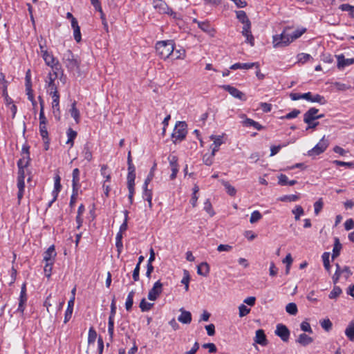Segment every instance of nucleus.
Masks as SVG:
<instances>
[{
	"instance_id": "2f4dec72",
	"label": "nucleus",
	"mask_w": 354,
	"mask_h": 354,
	"mask_svg": "<svg viewBox=\"0 0 354 354\" xmlns=\"http://www.w3.org/2000/svg\"><path fill=\"white\" fill-rule=\"evenodd\" d=\"M61 187L62 186L60 184V177L57 175L55 178V185H54V191H53V192L56 193V194L54 196V198L53 199V201L49 203V206H50L52 203H53L56 200L57 193L60 191Z\"/></svg>"
},
{
	"instance_id": "c756f323",
	"label": "nucleus",
	"mask_w": 354,
	"mask_h": 354,
	"mask_svg": "<svg viewBox=\"0 0 354 354\" xmlns=\"http://www.w3.org/2000/svg\"><path fill=\"white\" fill-rule=\"evenodd\" d=\"M134 295L135 291L131 290L127 295V298L125 302V308L127 311H130L132 308Z\"/></svg>"
},
{
	"instance_id": "a211bd4d",
	"label": "nucleus",
	"mask_w": 354,
	"mask_h": 354,
	"mask_svg": "<svg viewBox=\"0 0 354 354\" xmlns=\"http://www.w3.org/2000/svg\"><path fill=\"white\" fill-rule=\"evenodd\" d=\"M50 95H51L53 98L52 102V108L53 109H57L58 111V118H60V110H59V95L57 91H52L50 93Z\"/></svg>"
},
{
	"instance_id": "58836bf2",
	"label": "nucleus",
	"mask_w": 354,
	"mask_h": 354,
	"mask_svg": "<svg viewBox=\"0 0 354 354\" xmlns=\"http://www.w3.org/2000/svg\"><path fill=\"white\" fill-rule=\"evenodd\" d=\"M153 303H149L146 301V299L144 298L141 300L140 303V308L142 312H147L151 309V308L153 306Z\"/></svg>"
},
{
	"instance_id": "4be33fe9",
	"label": "nucleus",
	"mask_w": 354,
	"mask_h": 354,
	"mask_svg": "<svg viewBox=\"0 0 354 354\" xmlns=\"http://www.w3.org/2000/svg\"><path fill=\"white\" fill-rule=\"evenodd\" d=\"M209 272V266L206 262H202L198 266L197 273L199 275L207 277Z\"/></svg>"
},
{
	"instance_id": "bb28decb",
	"label": "nucleus",
	"mask_w": 354,
	"mask_h": 354,
	"mask_svg": "<svg viewBox=\"0 0 354 354\" xmlns=\"http://www.w3.org/2000/svg\"><path fill=\"white\" fill-rule=\"evenodd\" d=\"M73 306H74V303H73V299H70L68 301L67 309L65 312L64 323L68 322L70 320V319L71 318L73 310Z\"/></svg>"
},
{
	"instance_id": "7ed1b4c3",
	"label": "nucleus",
	"mask_w": 354,
	"mask_h": 354,
	"mask_svg": "<svg viewBox=\"0 0 354 354\" xmlns=\"http://www.w3.org/2000/svg\"><path fill=\"white\" fill-rule=\"evenodd\" d=\"M290 30V27H287L280 35L273 36L272 44L274 48L286 46L293 41V40H291Z\"/></svg>"
},
{
	"instance_id": "bf43d9fd",
	"label": "nucleus",
	"mask_w": 354,
	"mask_h": 354,
	"mask_svg": "<svg viewBox=\"0 0 354 354\" xmlns=\"http://www.w3.org/2000/svg\"><path fill=\"white\" fill-rule=\"evenodd\" d=\"M306 28L297 29L295 30L293 32L290 33L291 40L294 41L295 39L300 37L306 32Z\"/></svg>"
},
{
	"instance_id": "393cba45",
	"label": "nucleus",
	"mask_w": 354,
	"mask_h": 354,
	"mask_svg": "<svg viewBox=\"0 0 354 354\" xmlns=\"http://www.w3.org/2000/svg\"><path fill=\"white\" fill-rule=\"evenodd\" d=\"M70 113L71 117H73L77 124H78L80 121V113L79 110L76 108V102H73L71 108L70 109Z\"/></svg>"
},
{
	"instance_id": "4d7b16f0",
	"label": "nucleus",
	"mask_w": 354,
	"mask_h": 354,
	"mask_svg": "<svg viewBox=\"0 0 354 354\" xmlns=\"http://www.w3.org/2000/svg\"><path fill=\"white\" fill-rule=\"evenodd\" d=\"M54 263L51 262H46L45 266H44V274L47 278H49L51 275L52 269H53V265Z\"/></svg>"
},
{
	"instance_id": "5fc2aeb1",
	"label": "nucleus",
	"mask_w": 354,
	"mask_h": 354,
	"mask_svg": "<svg viewBox=\"0 0 354 354\" xmlns=\"http://www.w3.org/2000/svg\"><path fill=\"white\" fill-rule=\"evenodd\" d=\"M239 317H243L250 313V309L244 304H241L239 306Z\"/></svg>"
},
{
	"instance_id": "052dcab7",
	"label": "nucleus",
	"mask_w": 354,
	"mask_h": 354,
	"mask_svg": "<svg viewBox=\"0 0 354 354\" xmlns=\"http://www.w3.org/2000/svg\"><path fill=\"white\" fill-rule=\"evenodd\" d=\"M168 160L171 168H178V158L174 155H169Z\"/></svg>"
},
{
	"instance_id": "c9c22d12",
	"label": "nucleus",
	"mask_w": 354,
	"mask_h": 354,
	"mask_svg": "<svg viewBox=\"0 0 354 354\" xmlns=\"http://www.w3.org/2000/svg\"><path fill=\"white\" fill-rule=\"evenodd\" d=\"M39 104H40V111H39V124H46L47 120L44 115V100L41 97H39Z\"/></svg>"
},
{
	"instance_id": "338daca9",
	"label": "nucleus",
	"mask_w": 354,
	"mask_h": 354,
	"mask_svg": "<svg viewBox=\"0 0 354 354\" xmlns=\"http://www.w3.org/2000/svg\"><path fill=\"white\" fill-rule=\"evenodd\" d=\"M97 337V333L95 330L91 328L88 331V343H93Z\"/></svg>"
},
{
	"instance_id": "72a5a7b5",
	"label": "nucleus",
	"mask_w": 354,
	"mask_h": 354,
	"mask_svg": "<svg viewBox=\"0 0 354 354\" xmlns=\"http://www.w3.org/2000/svg\"><path fill=\"white\" fill-rule=\"evenodd\" d=\"M243 123L246 127H253L257 130L263 129V127L259 123L250 118H246Z\"/></svg>"
},
{
	"instance_id": "1a4fd4ad",
	"label": "nucleus",
	"mask_w": 354,
	"mask_h": 354,
	"mask_svg": "<svg viewBox=\"0 0 354 354\" xmlns=\"http://www.w3.org/2000/svg\"><path fill=\"white\" fill-rule=\"evenodd\" d=\"M327 140L323 138L311 150L308 151V156H317L323 153L328 147Z\"/></svg>"
},
{
	"instance_id": "f03ea898",
	"label": "nucleus",
	"mask_w": 354,
	"mask_h": 354,
	"mask_svg": "<svg viewBox=\"0 0 354 354\" xmlns=\"http://www.w3.org/2000/svg\"><path fill=\"white\" fill-rule=\"evenodd\" d=\"M174 50V44L171 40L160 41L156 45V50L160 58L167 59Z\"/></svg>"
},
{
	"instance_id": "c85d7f7f",
	"label": "nucleus",
	"mask_w": 354,
	"mask_h": 354,
	"mask_svg": "<svg viewBox=\"0 0 354 354\" xmlns=\"http://www.w3.org/2000/svg\"><path fill=\"white\" fill-rule=\"evenodd\" d=\"M345 335L351 342H354V322H351L345 330Z\"/></svg>"
},
{
	"instance_id": "0e129e2a",
	"label": "nucleus",
	"mask_w": 354,
	"mask_h": 354,
	"mask_svg": "<svg viewBox=\"0 0 354 354\" xmlns=\"http://www.w3.org/2000/svg\"><path fill=\"white\" fill-rule=\"evenodd\" d=\"M143 189L144 191L142 193V198L146 201L149 199H152V190L149 189L148 187H146V186H143Z\"/></svg>"
},
{
	"instance_id": "f257e3e1",
	"label": "nucleus",
	"mask_w": 354,
	"mask_h": 354,
	"mask_svg": "<svg viewBox=\"0 0 354 354\" xmlns=\"http://www.w3.org/2000/svg\"><path fill=\"white\" fill-rule=\"evenodd\" d=\"M236 15L238 20L243 25L241 33L246 38L245 41L253 46L254 45V38L251 32V22L246 13L243 10H239L236 11Z\"/></svg>"
},
{
	"instance_id": "39448f33",
	"label": "nucleus",
	"mask_w": 354,
	"mask_h": 354,
	"mask_svg": "<svg viewBox=\"0 0 354 354\" xmlns=\"http://www.w3.org/2000/svg\"><path fill=\"white\" fill-rule=\"evenodd\" d=\"M63 62L70 71L79 70L80 62L71 50H68L64 54Z\"/></svg>"
},
{
	"instance_id": "4c0bfd02",
	"label": "nucleus",
	"mask_w": 354,
	"mask_h": 354,
	"mask_svg": "<svg viewBox=\"0 0 354 354\" xmlns=\"http://www.w3.org/2000/svg\"><path fill=\"white\" fill-rule=\"evenodd\" d=\"M40 135L42 137L44 142H48V131L46 129V124H39Z\"/></svg>"
},
{
	"instance_id": "79ce46f5",
	"label": "nucleus",
	"mask_w": 354,
	"mask_h": 354,
	"mask_svg": "<svg viewBox=\"0 0 354 354\" xmlns=\"http://www.w3.org/2000/svg\"><path fill=\"white\" fill-rule=\"evenodd\" d=\"M292 213L295 215V219L296 221H299L301 216L304 215V210L301 205H297L294 209L292 210Z\"/></svg>"
},
{
	"instance_id": "0eeeda50",
	"label": "nucleus",
	"mask_w": 354,
	"mask_h": 354,
	"mask_svg": "<svg viewBox=\"0 0 354 354\" xmlns=\"http://www.w3.org/2000/svg\"><path fill=\"white\" fill-rule=\"evenodd\" d=\"M163 284L160 281L154 283L152 288L149 290L148 293V299L150 301H156L162 292Z\"/></svg>"
},
{
	"instance_id": "49530a36",
	"label": "nucleus",
	"mask_w": 354,
	"mask_h": 354,
	"mask_svg": "<svg viewBox=\"0 0 354 354\" xmlns=\"http://www.w3.org/2000/svg\"><path fill=\"white\" fill-rule=\"evenodd\" d=\"M108 333L109 334L110 340L112 341L114 333V319L111 317H109Z\"/></svg>"
},
{
	"instance_id": "6e6552de",
	"label": "nucleus",
	"mask_w": 354,
	"mask_h": 354,
	"mask_svg": "<svg viewBox=\"0 0 354 354\" xmlns=\"http://www.w3.org/2000/svg\"><path fill=\"white\" fill-rule=\"evenodd\" d=\"M41 56L46 65L52 68H55L56 70H58L59 62L51 53H49L48 50H42Z\"/></svg>"
},
{
	"instance_id": "a18cd8bd",
	"label": "nucleus",
	"mask_w": 354,
	"mask_h": 354,
	"mask_svg": "<svg viewBox=\"0 0 354 354\" xmlns=\"http://www.w3.org/2000/svg\"><path fill=\"white\" fill-rule=\"evenodd\" d=\"M299 199V196L295 194L286 195L279 198V200L283 202H294L298 201Z\"/></svg>"
},
{
	"instance_id": "a19ab883",
	"label": "nucleus",
	"mask_w": 354,
	"mask_h": 354,
	"mask_svg": "<svg viewBox=\"0 0 354 354\" xmlns=\"http://www.w3.org/2000/svg\"><path fill=\"white\" fill-rule=\"evenodd\" d=\"M330 253L329 252H324L322 254V260L324 268L328 272H330Z\"/></svg>"
},
{
	"instance_id": "3c124183",
	"label": "nucleus",
	"mask_w": 354,
	"mask_h": 354,
	"mask_svg": "<svg viewBox=\"0 0 354 354\" xmlns=\"http://www.w3.org/2000/svg\"><path fill=\"white\" fill-rule=\"evenodd\" d=\"M300 113H301V111L299 110L294 109L291 112L288 113V114H286L284 116L281 117L280 118L281 119H287V120L292 119V118H297L300 114Z\"/></svg>"
},
{
	"instance_id": "f704fd0d",
	"label": "nucleus",
	"mask_w": 354,
	"mask_h": 354,
	"mask_svg": "<svg viewBox=\"0 0 354 354\" xmlns=\"http://www.w3.org/2000/svg\"><path fill=\"white\" fill-rule=\"evenodd\" d=\"M17 187L19 189V192L17 194V198H18L19 203H20V201L23 198L24 192V187H25L24 180H17Z\"/></svg>"
},
{
	"instance_id": "b1692460",
	"label": "nucleus",
	"mask_w": 354,
	"mask_h": 354,
	"mask_svg": "<svg viewBox=\"0 0 354 354\" xmlns=\"http://www.w3.org/2000/svg\"><path fill=\"white\" fill-rule=\"evenodd\" d=\"M297 342L301 344L302 346H307L310 344H311L313 342V339L306 335V333H301L299 335L298 339H297Z\"/></svg>"
},
{
	"instance_id": "13d9d810",
	"label": "nucleus",
	"mask_w": 354,
	"mask_h": 354,
	"mask_svg": "<svg viewBox=\"0 0 354 354\" xmlns=\"http://www.w3.org/2000/svg\"><path fill=\"white\" fill-rule=\"evenodd\" d=\"M311 102H318L320 104H325L326 103V100H325L324 97L322 95H320L319 94L313 95Z\"/></svg>"
},
{
	"instance_id": "2eb2a0df",
	"label": "nucleus",
	"mask_w": 354,
	"mask_h": 354,
	"mask_svg": "<svg viewBox=\"0 0 354 354\" xmlns=\"http://www.w3.org/2000/svg\"><path fill=\"white\" fill-rule=\"evenodd\" d=\"M337 67L339 69H343L346 66L354 64V58L346 59L343 55L337 56Z\"/></svg>"
},
{
	"instance_id": "9d476101",
	"label": "nucleus",
	"mask_w": 354,
	"mask_h": 354,
	"mask_svg": "<svg viewBox=\"0 0 354 354\" xmlns=\"http://www.w3.org/2000/svg\"><path fill=\"white\" fill-rule=\"evenodd\" d=\"M275 334L277 336H279L281 339L282 341L286 342L289 339L290 330L285 325L279 324L277 326Z\"/></svg>"
},
{
	"instance_id": "aec40b11",
	"label": "nucleus",
	"mask_w": 354,
	"mask_h": 354,
	"mask_svg": "<svg viewBox=\"0 0 354 354\" xmlns=\"http://www.w3.org/2000/svg\"><path fill=\"white\" fill-rule=\"evenodd\" d=\"M95 9L100 12V18L102 21V24L104 25V28L108 30V24L105 18V15L102 10V6L100 4V1H91Z\"/></svg>"
},
{
	"instance_id": "f3484780",
	"label": "nucleus",
	"mask_w": 354,
	"mask_h": 354,
	"mask_svg": "<svg viewBox=\"0 0 354 354\" xmlns=\"http://www.w3.org/2000/svg\"><path fill=\"white\" fill-rule=\"evenodd\" d=\"M254 342L261 346L267 345L268 341L263 330L259 329L256 331Z\"/></svg>"
},
{
	"instance_id": "6ab92c4d",
	"label": "nucleus",
	"mask_w": 354,
	"mask_h": 354,
	"mask_svg": "<svg viewBox=\"0 0 354 354\" xmlns=\"http://www.w3.org/2000/svg\"><path fill=\"white\" fill-rule=\"evenodd\" d=\"M180 311L181 314L178 317V320L183 324H189L192 322L191 313L184 310L183 308L180 309Z\"/></svg>"
},
{
	"instance_id": "8fccbe9b",
	"label": "nucleus",
	"mask_w": 354,
	"mask_h": 354,
	"mask_svg": "<svg viewBox=\"0 0 354 354\" xmlns=\"http://www.w3.org/2000/svg\"><path fill=\"white\" fill-rule=\"evenodd\" d=\"M30 161V157L23 156L17 162L18 168H25L28 167Z\"/></svg>"
},
{
	"instance_id": "7c9ffc66",
	"label": "nucleus",
	"mask_w": 354,
	"mask_h": 354,
	"mask_svg": "<svg viewBox=\"0 0 354 354\" xmlns=\"http://www.w3.org/2000/svg\"><path fill=\"white\" fill-rule=\"evenodd\" d=\"M82 154L84 158L88 162H90L92 160L93 155L88 144H86L84 145Z\"/></svg>"
},
{
	"instance_id": "09e8293b",
	"label": "nucleus",
	"mask_w": 354,
	"mask_h": 354,
	"mask_svg": "<svg viewBox=\"0 0 354 354\" xmlns=\"http://www.w3.org/2000/svg\"><path fill=\"white\" fill-rule=\"evenodd\" d=\"M261 218L262 215L259 211H254L251 214L250 222L251 223H255L257 221H259Z\"/></svg>"
},
{
	"instance_id": "4468645a",
	"label": "nucleus",
	"mask_w": 354,
	"mask_h": 354,
	"mask_svg": "<svg viewBox=\"0 0 354 354\" xmlns=\"http://www.w3.org/2000/svg\"><path fill=\"white\" fill-rule=\"evenodd\" d=\"M209 138L214 141L212 144V156H214L216 151H218L219 147L223 144V136H210Z\"/></svg>"
},
{
	"instance_id": "cd10ccee",
	"label": "nucleus",
	"mask_w": 354,
	"mask_h": 354,
	"mask_svg": "<svg viewBox=\"0 0 354 354\" xmlns=\"http://www.w3.org/2000/svg\"><path fill=\"white\" fill-rule=\"evenodd\" d=\"M194 22L196 23L198 28L205 32L211 33L214 30L208 22H200L196 19H194Z\"/></svg>"
},
{
	"instance_id": "603ef678",
	"label": "nucleus",
	"mask_w": 354,
	"mask_h": 354,
	"mask_svg": "<svg viewBox=\"0 0 354 354\" xmlns=\"http://www.w3.org/2000/svg\"><path fill=\"white\" fill-rule=\"evenodd\" d=\"M336 271L335 272V274H333L332 279H333V283L335 284L338 282L339 279V277L342 274V270H341V268H340V266L337 263L336 264Z\"/></svg>"
},
{
	"instance_id": "dca6fc26",
	"label": "nucleus",
	"mask_w": 354,
	"mask_h": 354,
	"mask_svg": "<svg viewBox=\"0 0 354 354\" xmlns=\"http://www.w3.org/2000/svg\"><path fill=\"white\" fill-rule=\"evenodd\" d=\"M255 66L256 68H259V64L258 62L253 63H236L230 66V69L236 70V69H250L252 67Z\"/></svg>"
},
{
	"instance_id": "5701e85b",
	"label": "nucleus",
	"mask_w": 354,
	"mask_h": 354,
	"mask_svg": "<svg viewBox=\"0 0 354 354\" xmlns=\"http://www.w3.org/2000/svg\"><path fill=\"white\" fill-rule=\"evenodd\" d=\"M278 183L280 185H282V186H284V185H290V186H292V185H295V184H297V180H288V177L284 175V174H280L278 176Z\"/></svg>"
},
{
	"instance_id": "de8ad7c7",
	"label": "nucleus",
	"mask_w": 354,
	"mask_h": 354,
	"mask_svg": "<svg viewBox=\"0 0 354 354\" xmlns=\"http://www.w3.org/2000/svg\"><path fill=\"white\" fill-rule=\"evenodd\" d=\"M323 206L324 203L322 198L314 203V213L315 215H318L320 213Z\"/></svg>"
},
{
	"instance_id": "e433bc0d",
	"label": "nucleus",
	"mask_w": 354,
	"mask_h": 354,
	"mask_svg": "<svg viewBox=\"0 0 354 354\" xmlns=\"http://www.w3.org/2000/svg\"><path fill=\"white\" fill-rule=\"evenodd\" d=\"M27 301V295H20L17 311L23 313Z\"/></svg>"
},
{
	"instance_id": "37998d69",
	"label": "nucleus",
	"mask_w": 354,
	"mask_h": 354,
	"mask_svg": "<svg viewBox=\"0 0 354 354\" xmlns=\"http://www.w3.org/2000/svg\"><path fill=\"white\" fill-rule=\"evenodd\" d=\"M80 181V170L75 168L73 171V187H78Z\"/></svg>"
},
{
	"instance_id": "6e6d98bb",
	"label": "nucleus",
	"mask_w": 354,
	"mask_h": 354,
	"mask_svg": "<svg viewBox=\"0 0 354 354\" xmlns=\"http://www.w3.org/2000/svg\"><path fill=\"white\" fill-rule=\"evenodd\" d=\"M298 62L304 64L312 58L311 55L307 53H299L297 55Z\"/></svg>"
},
{
	"instance_id": "69168bd1",
	"label": "nucleus",
	"mask_w": 354,
	"mask_h": 354,
	"mask_svg": "<svg viewBox=\"0 0 354 354\" xmlns=\"http://www.w3.org/2000/svg\"><path fill=\"white\" fill-rule=\"evenodd\" d=\"M204 209L211 216H212L214 214V212L212 209V206L209 200H207L204 203Z\"/></svg>"
},
{
	"instance_id": "9b49d317",
	"label": "nucleus",
	"mask_w": 354,
	"mask_h": 354,
	"mask_svg": "<svg viewBox=\"0 0 354 354\" xmlns=\"http://www.w3.org/2000/svg\"><path fill=\"white\" fill-rule=\"evenodd\" d=\"M223 88L227 91L231 95L234 97L239 99L241 100L245 101L246 100L245 97V94L238 90L236 88L230 85H223Z\"/></svg>"
},
{
	"instance_id": "473e14b6",
	"label": "nucleus",
	"mask_w": 354,
	"mask_h": 354,
	"mask_svg": "<svg viewBox=\"0 0 354 354\" xmlns=\"http://www.w3.org/2000/svg\"><path fill=\"white\" fill-rule=\"evenodd\" d=\"M67 136L68 140L66 141V144H69L71 147H72L74 145V140L77 136V132L71 128H69L67 131Z\"/></svg>"
},
{
	"instance_id": "412c9836",
	"label": "nucleus",
	"mask_w": 354,
	"mask_h": 354,
	"mask_svg": "<svg viewBox=\"0 0 354 354\" xmlns=\"http://www.w3.org/2000/svg\"><path fill=\"white\" fill-rule=\"evenodd\" d=\"M57 72H54L53 74H52L51 73H48V88L49 91V93L52 91H57V86L55 84V80L57 77Z\"/></svg>"
},
{
	"instance_id": "ddd939ff",
	"label": "nucleus",
	"mask_w": 354,
	"mask_h": 354,
	"mask_svg": "<svg viewBox=\"0 0 354 354\" xmlns=\"http://www.w3.org/2000/svg\"><path fill=\"white\" fill-rule=\"evenodd\" d=\"M57 255L55 252V246L53 245H50L46 251L44 253V261L45 262H51L54 263L55 258Z\"/></svg>"
},
{
	"instance_id": "a878e982",
	"label": "nucleus",
	"mask_w": 354,
	"mask_h": 354,
	"mask_svg": "<svg viewBox=\"0 0 354 354\" xmlns=\"http://www.w3.org/2000/svg\"><path fill=\"white\" fill-rule=\"evenodd\" d=\"M342 248V246L339 242V239L335 238L333 250V254H332V259L333 260H334L335 258H337L339 255L340 250H341Z\"/></svg>"
},
{
	"instance_id": "e2e57ef3",
	"label": "nucleus",
	"mask_w": 354,
	"mask_h": 354,
	"mask_svg": "<svg viewBox=\"0 0 354 354\" xmlns=\"http://www.w3.org/2000/svg\"><path fill=\"white\" fill-rule=\"evenodd\" d=\"M203 348L208 349L210 353H214L217 351L216 345L214 343H205L202 345Z\"/></svg>"
},
{
	"instance_id": "ea45409f",
	"label": "nucleus",
	"mask_w": 354,
	"mask_h": 354,
	"mask_svg": "<svg viewBox=\"0 0 354 354\" xmlns=\"http://www.w3.org/2000/svg\"><path fill=\"white\" fill-rule=\"evenodd\" d=\"M286 310L291 315H295L298 312L297 306L295 303L288 304L286 306Z\"/></svg>"
},
{
	"instance_id": "c03bdc74",
	"label": "nucleus",
	"mask_w": 354,
	"mask_h": 354,
	"mask_svg": "<svg viewBox=\"0 0 354 354\" xmlns=\"http://www.w3.org/2000/svg\"><path fill=\"white\" fill-rule=\"evenodd\" d=\"M223 186L225 187L227 194L230 196H234L236 194L235 188L232 186L228 182L222 180L221 181Z\"/></svg>"
},
{
	"instance_id": "774afa93",
	"label": "nucleus",
	"mask_w": 354,
	"mask_h": 354,
	"mask_svg": "<svg viewBox=\"0 0 354 354\" xmlns=\"http://www.w3.org/2000/svg\"><path fill=\"white\" fill-rule=\"evenodd\" d=\"M73 36L74 39L77 42H80L82 39V35L80 32V27L77 26L75 28H73Z\"/></svg>"
},
{
	"instance_id": "f8f14e48",
	"label": "nucleus",
	"mask_w": 354,
	"mask_h": 354,
	"mask_svg": "<svg viewBox=\"0 0 354 354\" xmlns=\"http://www.w3.org/2000/svg\"><path fill=\"white\" fill-rule=\"evenodd\" d=\"M319 110L316 108H310L308 111H306L304 115V122L306 124H310V122H313L315 120H317V115Z\"/></svg>"
},
{
	"instance_id": "20e7f679",
	"label": "nucleus",
	"mask_w": 354,
	"mask_h": 354,
	"mask_svg": "<svg viewBox=\"0 0 354 354\" xmlns=\"http://www.w3.org/2000/svg\"><path fill=\"white\" fill-rule=\"evenodd\" d=\"M187 133V124L185 122H178L176 124L171 135L174 143L183 140L185 138Z\"/></svg>"
},
{
	"instance_id": "423d86ee",
	"label": "nucleus",
	"mask_w": 354,
	"mask_h": 354,
	"mask_svg": "<svg viewBox=\"0 0 354 354\" xmlns=\"http://www.w3.org/2000/svg\"><path fill=\"white\" fill-rule=\"evenodd\" d=\"M154 8L160 14H168L174 19H180V15L175 12L167 6L166 1H153Z\"/></svg>"
},
{
	"instance_id": "864d4df0",
	"label": "nucleus",
	"mask_w": 354,
	"mask_h": 354,
	"mask_svg": "<svg viewBox=\"0 0 354 354\" xmlns=\"http://www.w3.org/2000/svg\"><path fill=\"white\" fill-rule=\"evenodd\" d=\"M342 293V289L339 286H334L329 294L330 299H335Z\"/></svg>"
},
{
	"instance_id": "680f3d73",
	"label": "nucleus",
	"mask_w": 354,
	"mask_h": 354,
	"mask_svg": "<svg viewBox=\"0 0 354 354\" xmlns=\"http://www.w3.org/2000/svg\"><path fill=\"white\" fill-rule=\"evenodd\" d=\"M322 327L326 331H329L332 328V322L329 319H323L320 322Z\"/></svg>"
}]
</instances>
